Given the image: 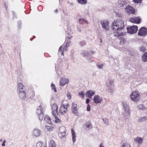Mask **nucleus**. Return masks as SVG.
<instances>
[{"instance_id":"nucleus-8","label":"nucleus","mask_w":147,"mask_h":147,"mask_svg":"<svg viewBox=\"0 0 147 147\" xmlns=\"http://www.w3.org/2000/svg\"><path fill=\"white\" fill-rule=\"evenodd\" d=\"M125 9V12L128 15L134 14L135 13V9L129 5L126 6Z\"/></svg>"},{"instance_id":"nucleus-18","label":"nucleus","mask_w":147,"mask_h":147,"mask_svg":"<svg viewBox=\"0 0 147 147\" xmlns=\"http://www.w3.org/2000/svg\"><path fill=\"white\" fill-rule=\"evenodd\" d=\"M68 79L67 78H62L61 80L60 84L61 86H63L68 82Z\"/></svg>"},{"instance_id":"nucleus-35","label":"nucleus","mask_w":147,"mask_h":147,"mask_svg":"<svg viewBox=\"0 0 147 147\" xmlns=\"http://www.w3.org/2000/svg\"><path fill=\"white\" fill-rule=\"evenodd\" d=\"M121 147H130V146L128 143H124L122 144Z\"/></svg>"},{"instance_id":"nucleus-38","label":"nucleus","mask_w":147,"mask_h":147,"mask_svg":"<svg viewBox=\"0 0 147 147\" xmlns=\"http://www.w3.org/2000/svg\"><path fill=\"white\" fill-rule=\"evenodd\" d=\"M78 94L82 98H83L84 96V93L83 91L80 92Z\"/></svg>"},{"instance_id":"nucleus-46","label":"nucleus","mask_w":147,"mask_h":147,"mask_svg":"<svg viewBox=\"0 0 147 147\" xmlns=\"http://www.w3.org/2000/svg\"><path fill=\"white\" fill-rule=\"evenodd\" d=\"M86 20L83 18H81L79 19V22L80 23L82 24V22L83 21H85Z\"/></svg>"},{"instance_id":"nucleus-58","label":"nucleus","mask_w":147,"mask_h":147,"mask_svg":"<svg viewBox=\"0 0 147 147\" xmlns=\"http://www.w3.org/2000/svg\"><path fill=\"white\" fill-rule=\"evenodd\" d=\"M2 141V139H1L0 140V141Z\"/></svg>"},{"instance_id":"nucleus-16","label":"nucleus","mask_w":147,"mask_h":147,"mask_svg":"<svg viewBox=\"0 0 147 147\" xmlns=\"http://www.w3.org/2000/svg\"><path fill=\"white\" fill-rule=\"evenodd\" d=\"M95 93L94 91L92 90H89L87 91L86 93V96L88 98H91V97L94 95Z\"/></svg>"},{"instance_id":"nucleus-22","label":"nucleus","mask_w":147,"mask_h":147,"mask_svg":"<svg viewBox=\"0 0 147 147\" xmlns=\"http://www.w3.org/2000/svg\"><path fill=\"white\" fill-rule=\"evenodd\" d=\"M142 61L144 62L147 61V52L144 53L142 55Z\"/></svg>"},{"instance_id":"nucleus-28","label":"nucleus","mask_w":147,"mask_h":147,"mask_svg":"<svg viewBox=\"0 0 147 147\" xmlns=\"http://www.w3.org/2000/svg\"><path fill=\"white\" fill-rule=\"evenodd\" d=\"M120 44L121 45H123L125 44L126 40L123 37H121L120 38Z\"/></svg>"},{"instance_id":"nucleus-5","label":"nucleus","mask_w":147,"mask_h":147,"mask_svg":"<svg viewBox=\"0 0 147 147\" xmlns=\"http://www.w3.org/2000/svg\"><path fill=\"white\" fill-rule=\"evenodd\" d=\"M36 113L38 116L39 120H42L44 114L43 113L42 108L41 105L38 107L37 108Z\"/></svg>"},{"instance_id":"nucleus-32","label":"nucleus","mask_w":147,"mask_h":147,"mask_svg":"<svg viewBox=\"0 0 147 147\" xmlns=\"http://www.w3.org/2000/svg\"><path fill=\"white\" fill-rule=\"evenodd\" d=\"M43 143L40 141L36 143L37 147H42Z\"/></svg>"},{"instance_id":"nucleus-4","label":"nucleus","mask_w":147,"mask_h":147,"mask_svg":"<svg viewBox=\"0 0 147 147\" xmlns=\"http://www.w3.org/2000/svg\"><path fill=\"white\" fill-rule=\"evenodd\" d=\"M140 96V94L136 91L133 92L130 95L131 100L135 102H136L139 100Z\"/></svg>"},{"instance_id":"nucleus-55","label":"nucleus","mask_w":147,"mask_h":147,"mask_svg":"<svg viewBox=\"0 0 147 147\" xmlns=\"http://www.w3.org/2000/svg\"><path fill=\"white\" fill-rule=\"evenodd\" d=\"M69 45V44L67 42L65 45V46H66V47H68Z\"/></svg>"},{"instance_id":"nucleus-45","label":"nucleus","mask_w":147,"mask_h":147,"mask_svg":"<svg viewBox=\"0 0 147 147\" xmlns=\"http://www.w3.org/2000/svg\"><path fill=\"white\" fill-rule=\"evenodd\" d=\"M67 96L68 98L69 99H70L71 98V96L70 92H67Z\"/></svg>"},{"instance_id":"nucleus-19","label":"nucleus","mask_w":147,"mask_h":147,"mask_svg":"<svg viewBox=\"0 0 147 147\" xmlns=\"http://www.w3.org/2000/svg\"><path fill=\"white\" fill-rule=\"evenodd\" d=\"M20 98L21 99H24L26 98L25 91L18 92Z\"/></svg>"},{"instance_id":"nucleus-40","label":"nucleus","mask_w":147,"mask_h":147,"mask_svg":"<svg viewBox=\"0 0 147 147\" xmlns=\"http://www.w3.org/2000/svg\"><path fill=\"white\" fill-rule=\"evenodd\" d=\"M139 50L142 52H144L146 51V48L144 46H142L140 47Z\"/></svg>"},{"instance_id":"nucleus-37","label":"nucleus","mask_w":147,"mask_h":147,"mask_svg":"<svg viewBox=\"0 0 147 147\" xmlns=\"http://www.w3.org/2000/svg\"><path fill=\"white\" fill-rule=\"evenodd\" d=\"M51 87L52 90H53L55 92H57V90L55 88V86L53 84H51Z\"/></svg>"},{"instance_id":"nucleus-13","label":"nucleus","mask_w":147,"mask_h":147,"mask_svg":"<svg viewBox=\"0 0 147 147\" xmlns=\"http://www.w3.org/2000/svg\"><path fill=\"white\" fill-rule=\"evenodd\" d=\"M76 104L73 103L72 105V111L76 116L78 115V110Z\"/></svg>"},{"instance_id":"nucleus-31","label":"nucleus","mask_w":147,"mask_h":147,"mask_svg":"<svg viewBox=\"0 0 147 147\" xmlns=\"http://www.w3.org/2000/svg\"><path fill=\"white\" fill-rule=\"evenodd\" d=\"M78 2L82 4H84L87 3L86 0H78Z\"/></svg>"},{"instance_id":"nucleus-25","label":"nucleus","mask_w":147,"mask_h":147,"mask_svg":"<svg viewBox=\"0 0 147 147\" xmlns=\"http://www.w3.org/2000/svg\"><path fill=\"white\" fill-rule=\"evenodd\" d=\"M147 120V117L146 116L141 117L139 118L138 120L139 122L144 121Z\"/></svg>"},{"instance_id":"nucleus-7","label":"nucleus","mask_w":147,"mask_h":147,"mask_svg":"<svg viewBox=\"0 0 147 147\" xmlns=\"http://www.w3.org/2000/svg\"><path fill=\"white\" fill-rule=\"evenodd\" d=\"M51 109L52 110L51 113L53 116H56V115H58V106L57 104L55 103L52 104L51 106Z\"/></svg>"},{"instance_id":"nucleus-59","label":"nucleus","mask_w":147,"mask_h":147,"mask_svg":"<svg viewBox=\"0 0 147 147\" xmlns=\"http://www.w3.org/2000/svg\"><path fill=\"white\" fill-rule=\"evenodd\" d=\"M63 50H66V49H63Z\"/></svg>"},{"instance_id":"nucleus-60","label":"nucleus","mask_w":147,"mask_h":147,"mask_svg":"<svg viewBox=\"0 0 147 147\" xmlns=\"http://www.w3.org/2000/svg\"><path fill=\"white\" fill-rule=\"evenodd\" d=\"M44 147H47L46 146H44Z\"/></svg>"},{"instance_id":"nucleus-53","label":"nucleus","mask_w":147,"mask_h":147,"mask_svg":"<svg viewBox=\"0 0 147 147\" xmlns=\"http://www.w3.org/2000/svg\"><path fill=\"white\" fill-rule=\"evenodd\" d=\"M90 102V99L88 98L86 99V103L87 104H88Z\"/></svg>"},{"instance_id":"nucleus-51","label":"nucleus","mask_w":147,"mask_h":147,"mask_svg":"<svg viewBox=\"0 0 147 147\" xmlns=\"http://www.w3.org/2000/svg\"><path fill=\"white\" fill-rule=\"evenodd\" d=\"M122 16H123L122 14L121 13H118V14H117V16L119 17H122Z\"/></svg>"},{"instance_id":"nucleus-12","label":"nucleus","mask_w":147,"mask_h":147,"mask_svg":"<svg viewBox=\"0 0 147 147\" xmlns=\"http://www.w3.org/2000/svg\"><path fill=\"white\" fill-rule=\"evenodd\" d=\"M33 135L35 137H38L41 135V132L39 129L34 128L32 132Z\"/></svg>"},{"instance_id":"nucleus-30","label":"nucleus","mask_w":147,"mask_h":147,"mask_svg":"<svg viewBox=\"0 0 147 147\" xmlns=\"http://www.w3.org/2000/svg\"><path fill=\"white\" fill-rule=\"evenodd\" d=\"M57 115H56V116H53L55 119V122L56 123H60V119L57 116Z\"/></svg>"},{"instance_id":"nucleus-57","label":"nucleus","mask_w":147,"mask_h":147,"mask_svg":"<svg viewBox=\"0 0 147 147\" xmlns=\"http://www.w3.org/2000/svg\"><path fill=\"white\" fill-rule=\"evenodd\" d=\"M67 38H68L69 39H70L71 38H70V37H67Z\"/></svg>"},{"instance_id":"nucleus-3","label":"nucleus","mask_w":147,"mask_h":147,"mask_svg":"<svg viewBox=\"0 0 147 147\" xmlns=\"http://www.w3.org/2000/svg\"><path fill=\"white\" fill-rule=\"evenodd\" d=\"M107 90L109 92H112L114 90V83L113 80L111 77H109L106 82Z\"/></svg>"},{"instance_id":"nucleus-47","label":"nucleus","mask_w":147,"mask_h":147,"mask_svg":"<svg viewBox=\"0 0 147 147\" xmlns=\"http://www.w3.org/2000/svg\"><path fill=\"white\" fill-rule=\"evenodd\" d=\"M133 1L135 3H140L142 1V0H133Z\"/></svg>"},{"instance_id":"nucleus-39","label":"nucleus","mask_w":147,"mask_h":147,"mask_svg":"<svg viewBox=\"0 0 147 147\" xmlns=\"http://www.w3.org/2000/svg\"><path fill=\"white\" fill-rule=\"evenodd\" d=\"M80 44L82 46H83L86 44V42L84 40H82L80 42Z\"/></svg>"},{"instance_id":"nucleus-54","label":"nucleus","mask_w":147,"mask_h":147,"mask_svg":"<svg viewBox=\"0 0 147 147\" xmlns=\"http://www.w3.org/2000/svg\"><path fill=\"white\" fill-rule=\"evenodd\" d=\"M99 147H105L101 143Z\"/></svg>"},{"instance_id":"nucleus-43","label":"nucleus","mask_w":147,"mask_h":147,"mask_svg":"<svg viewBox=\"0 0 147 147\" xmlns=\"http://www.w3.org/2000/svg\"><path fill=\"white\" fill-rule=\"evenodd\" d=\"M61 47H62V46H61L59 48V53H60L62 55H63V51L61 50Z\"/></svg>"},{"instance_id":"nucleus-49","label":"nucleus","mask_w":147,"mask_h":147,"mask_svg":"<svg viewBox=\"0 0 147 147\" xmlns=\"http://www.w3.org/2000/svg\"><path fill=\"white\" fill-rule=\"evenodd\" d=\"M90 105L89 104H88L87 107V111H89L90 110Z\"/></svg>"},{"instance_id":"nucleus-52","label":"nucleus","mask_w":147,"mask_h":147,"mask_svg":"<svg viewBox=\"0 0 147 147\" xmlns=\"http://www.w3.org/2000/svg\"><path fill=\"white\" fill-rule=\"evenodd\" d=\"M5 142H6V140H4L3 141V142L2 144V145L3 146H5Z\"/></svg>"},{"instance_id":"nucleus-29","label":"nucleus","mask_w":147,"mask_h":147,"mask_svg":"<svg viewBox=\"0 0 147 147\" xmlns=\"http://www.w3.org/2000/svg\"><path fill=\"white\" fill-rule=\"evenodd\" d=\"M85 126L87 128L89 129L92 128V125L91 124V123L90 122H87L85 124Z\"/></svg>"},{"instance_id":"nucleus-56","label":"nucleus","mask_w":147,"mask_h":147,"mask_svg":"<svg viewBox=\"0 0 147 147\" xmlns=\"http://www.w3.org/2000/svg\"><path fill=\"white\" fill-rule=\"evenodd\" d=\"M57 11H58V10L57 9L54 11V12L55 13H57Z\"/></svg>"},{"instance_id":"nucleus-42","label":"nucleus","mask_w":147,"mask_h":147,"mask_svg":"<svg viewBox=\"0 0 147 147\" xmlns=\"http://www.w3.org/2000/svg\"><path fill=\"white\" fill-rule=\"evenodd\" d=\"M104 65L102 64H100L97 65H96L97 67L99 69H102L103 68V66H104Z\"/></svg>"},{"instance_id":"nucleus-41","label":"nucleus","mask_w":147,"mask_h":147,"mask_svg":"<svg viewBox=\"0 0 147 147\" xmlns=\"http://www.w3.org/2000/svg\"><path fill=\"white\" fill-rule=\"evenodd\" d=\"M138 107L139 109H143L144 108V105L142 104H140L138 105Z\"/></svg>"},{"instance_id":"nucleus-34","label":"nucleus","mask_w":147,"mask_h":147,"mask_svg":"<svg viewBox=\"0 0 147 147\" xmlns=\"http://www.w3.org/2000/svg\"><path fill=\"white\" fill-rule=\"evenodd\" d=\"M113 35L116 38H117L119 36V33L117 32H115L113 33Z\"/></svg>"},{"instance_id":"nucleus-50","label":"nucleus","mask_w":147,"mask_h":147,"mask_svg":"<svg viewBox=\"0 0 147 147\" xmlns=\"http://www.w3.org/2000/svg\"><path fill=\"white\" fill-rule=\"evenodd\" d=\"M125 33L123 32H121L120 33H119V36H124L125 35Z\"/></svg>"},{"instance_id":"nucleus-10","label":"nucleus","mask_w":147,"mask_h":147,"mask_svg":"<svg viewBox=\"0 0 147 147\" xmlns=\"http://www.w3.org/2000/svg\"><path fill=\"white\" fill-rule=\"evenodd\" d=\"M102 100V97L99 96L98 95L95 96L93 99L94 102L95 104L99 103Z\"/></svg>"},{"instance_id":"nucleus-36","label":"nucleus","mask_w":147,"mask_h":147,"mask_svg":"<svg viewBox=\"0 0 147 147\" xmlns=\"http://www.w3.org/2000/svg\"><path fill=\"white\" fill-rule=\"evenodd\" d=\"M65 135V132H61L59 134V137L61 138H62L64 137Z\"/></svg>"},{"instance_id":"nucleus-26","label":"nucleus","mask_w":147,"mask_h":147,"mask_svg":"<svg viewBox=\"0 0 147 147\" xmlns=\"http://www.w3.org/2000/svg\"><path fill=\"white\" fill-rule=\"evenodd\" d=\"M45 128L49 131H52L54 129L53 127L51 125H46Z\"/></svg>"},{"instance_id":"nucleus-21","label":"nucleus","mask_w":147,"mask_h":147,"mask_svg":"<svg viewBox=\"0 0 147 147\" xmlns=\"http://www.w3.org/2000/svg\"><path fill=\"white\" fill-rule=\"evenodd\" d=\"M118 3L120 5V6L121 7L123 6L127 3V2L125 0H119L118 1Z\"/></svg>"},{"instance_id":"nucleus-27","label":"nucleus","mask_w":147,"mask_h":147,"mask_svg":"<svg viewBox=\"0 0 147 147\" xmlns=\"http://www.w3.org/2000/svg\"><path fill=\"white\" fill-rule=\"evenodd\" d=\"M49 147H56L55 142L53 140H50L49 143Z\"/></svg>"},{"instance_id":"nucleus-14","label":"nucleus","mask_w":147,"mask_h":147,"mask_svg":"<svg viewBox=\"0 0 147 147\" xmlns=\"http://www.w3.org/2000/svg\"><path fill=\"white\" fill-rule=\"evenodd\" d=\"M17 90L18 92L25 90L24 86L22 83H20L18 84Z\"/></svg>"},{"instance_id":"nucleus-17","label":"nucleus","mask_w":147,"mask_h":147,"mask_svg":"<svg viewBox=\"0 0 147 147\" xmlns=\"http://www.w3.org/2000/svg\"><path fill=\"white\" fill-rule=\"evenodd\" d=\"M102 28L106 30H108L109 29V26L107 22H104L102 21L100 22Z\"/></svg>"},{"instance_id":"nucleus-23","label":"nucleus","mask_w":147,"mask_h":147,"mask_svg":"<svg viewBox=\"0 0 147 147\" xmlns=\"http://www.w3.org/2000/svg\"><path fill=\"white\" fill-rule=\"evenodd\" d=\"M44 120L47 122L49 124H51V119L49 117L48 115L45 116L44 118Z\"/></svg>"},{"instance_id":"nucleus-44","label":"nucleus","mask_w":147,"mask_h":147,"mask_svg":"<svg viewBox=\"0 0 147 147\" xmlns=\"http://www.w3.org/2000/svg\"><path fill=\"white\" fill-rule=\"evenodd\" d=\"M61 47H62V46H61L59 48V53H60L62 55H63V51L61 50Z\"/></svg>"},{"instance_id":"nucleus-9","label":"nucleus","mask_w":147,"mask_h":147,"mask_svg":"<svg viewBox=\"0 0 147 147\" xmlns=\"http://www.w3.org/2000/svg\"><path fill=\"white\" fill-rule=\"evenodd\" d=\"M147 34V28L142 27L139 30L138 35L142 36H146Z\"/></svg>"},{"instance_id":"nucleus-24","label":"nucleus","mask_w":147,"mask_h":147,"mask_svg":"<svg viewBox=\"0 0 147 147\" xmlns=\"http://www.w3.org/2000/svg\"><path fill=\"white\" fill-rule=\"evenodd\" d=\"M71 131L73 141L74 142L76 140V134L74 130L72 129H71Z\"/></svg>"},{"instance_id":"nucleus-6","label":"nucleus","mask_w":147,"mask_h":147,"mask_svg":"<svg viewBox=\"0 0 147 147\" xmlns=\"http://www.w3.org/2000/svg\"><path fill=\"white\" fill-rule=\"evenodd\" d=\"M138 30V27L136 26H132L130 27L127 28V32L131 34H133L136 33Z\"/></svg>"},{"instance_id":"nucleus-2","label":"nucleus","mask_w":147,"mask_h":147,"mask_svg":"<svg viewBox=\"0 0 147 147\" xmlns=\"http://www.w3.org/2000/svg\"><path fill=\"white\" fill-rule=\"evenodd\" d=\"M124 27L123 22L122 20L115 21L112 24V28L114 30L120 31Z\"/></svg>"},{"instance_id":"nucleus-1","label":"nucleus","mask_w":147,"mask_h":147,"mask_svg":"<svg viewBox=\"0 0 147 147\" xmlns=\"http://www.w3.org/2000/svg\"><path fill=\"white\" fill-rule=\"evenodd\" d=\"M122 112L123 117L126 121H128L131 117L130 108L129 106L126 103H123Z\"/></svg>"},{"instance_id":"nucleus-11","label":"nucleus","mask_w":147,"mask_h":147,"mask_svg":"<svg viewBox=\"0 0 147 147\" xmlns=\"http://www.w3.org/2000/svg\"><path fill=\"white\" fill-rule=\"evenodd\" d=\"M129 21L132 23L139 24L141 20L138 17H133L129 19Z\"/></svg>"},{"instance_id":"nucleus-33","label":"nucleus","mask_w":147,"mask_h":147,"mask_svg":"<svg viewBox=\"0 0 147 147\" xmlns=\"http://www.w3.org/2000/svg\"><path fill=\"white\" fill-rule=\"evenodd\" d=\"M102 120L103 123L106 125H108L109 124V121L108 119L106 118H103Z\"/></svg>"},{"instance_id":"nucleus-20","label":"nucleus","mask_w":147,"mask_h":147,"mask_svg":"<svg viewBox=\"0 0 147 147\" xmlns=\"http://www.w3.org/2000/svg\"><path fill=\"white\" fill-rule=\"evenodd\" d=\"M134 140L138 144H141L142 142L143 139L141 138L138 137L135 138L134 139Z\"/></svg>"},{"instance_id":"nucleus-15","label":"nucleus","mask_w":147,"mask_h":147,"mask_svg":"<svg viewBox=\"0 0 147 147\" xmlns=\"http://www.w3.org/2000/svg\"><path fill=\"white\" fill-rule=\"evenodd\" d=\"M67 111V107L64 105L61 106L59 109L60 113L62 114H65Z\"/></svg>"},{"instance_id":"nucleus-48","label":"nucleus","mask_w":147,"mask_h":147,"mask_svg":"<svg viewBox=\"0 0 147 147\" xmlns=\"http://www.w3.org/2000/svg\"><path fill=\"white\" fill-rule=\"evenodd\" d=\"M87 59H88V61L89 62H92V60L91 59V57L90 56H89L88 57Z\"/></svg>"}]
</instances>
